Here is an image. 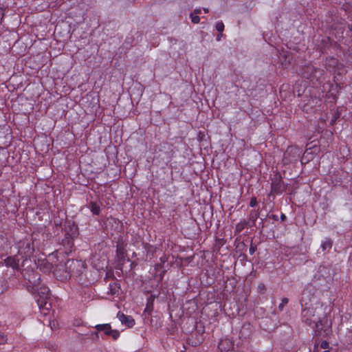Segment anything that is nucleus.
Returning <instances> with one entry per match:
<instances>
[{
	"mask_svg": "<svg viewBox=\"0 0 352 352\" xmlns=\"http://www.w3.org/2000/svg\"><path fill=\"white\" fill-rule=\"evenodd\" d=\"M21 266L23 267L21 274L23 278V285L32 293H35V288L41 283V275L35 270L37 269V263L35 259H23Z\"/></svg>",
	"mask_w": 352,
	"mask_h": 352,
	"instance_id": "nucleus-1",
	"label": "nucleus"
},
{
	"mask_svg": "<svg viewBox=\"0 0 352 352\" xmlns=\"http://www.w3.org/2000/svg\"><path fill=\"white\" fill-rule=\"evenodd\" d=\"M325 316L322 305L316 303L313 307L302 308L301 319L302 322L308 326L316 322H321V318Z\"/></svg>",
	"mask_w": 352,
	"mask_h": 352,
	"instance_id": "nucleus-2",
	"label": "nucleus"
},
{
	"mask_svg": "<svg viewBox=\"0 0 352 352\" xmlns=\"http://www.w3.org/2000/svg\"><path fill=\"white\" fill-rule=\"evenodd\" d=\"M77 265H78V261L68 259L65 263L56 265L54 269V274L59 280L66 281L71 278Z\"/></svg>",
	"mask_w": 352,
	"mask_h": 352,
	"instance_id": "nucleus-3",
	"label": "nucleus"
},
{
	"mask_svg": "<svg viewBox=\"0 0 352 352\" xmlns=\"http://www.w3.org/2000/svg\"><path fill=\"white\" fill-rule=\"evenodd\" d=\"M64 232L65 236L62 240V244L66 249L70 250L74 246V240L79 235L78 226L74 221L67 220L64 225Z\"/></svg>",
	"mask_w": 352,
	"mask_h": 352,
	"instance_id": "nucleus-4",
	"label": "nucleus"
},
{
	"mask_svg": "<svg viewBox=\"0 0 352 352\" xmlns=\"http://www.w3.org/2000/svg\"><path fill=\"white\" fill-rule=\"evenodd\" d=\"M35 288V297L36 298V302L40 309L43 310L49 311L51 308V303L49 300L51 298V293L49 288L44 284H39Z\"/></svg>",
	"mask_w": 352,
	"mask_h": 352,
	"instance_id": "nucleus-5",
	"label": "nucleus"
},
{
	"mask_svg": "<svg viewBox=\"0 0 352 352\" xmlns=\"http://www.w3.org/2000/svg\"><path fill=\"white\" fill-rule=\"evenodd\" d=\"M327 323V319L326 318V316H324L321 318V322L314 323L313 324L309 325V327L314 329L316 336L327 337L331 332L329 326Z\"/></svg>",
	"mask_w": 352,
	"mask_h": 352,
	"instance_id": "nucleus-6",
	"label": "nucleus"
},
{
	"mask_svg": "<svg viewBox=\"0 0 352 352\" xmlns=\"http://www.w3.org/2000/svg\"><path fill=\"white\" fill-rule=\"evenodd\" d=\"M302 74L303 77L314 80H318L323 74V71L312 65H307L302 67Z\"/></svg>",
	"mask_w": 352,
	"mask_h": 352,
	"instance_id": "nucleus-7",
	"label": "nucleus"
},
{
	"mask_svg": "<svg viewBox=\"0 0 352 352\" xmlns=\"http://www.w3.org/2000/svg\"><path fill=\"white\" fill-rule=\"evenodd\" d=\"M272 192L279 194L286 190V185L282 179V177L280 173H277L274 175L272 179Z\"/></svg>",
	"mask_w": 352,
	"mask_h": 352,
	"instance_id": "nucleus-8",
	"label": "nucleus"
},
{
	"mask_svg": "<svg viewBox=\"0 0 352 352\" xmlns=\"http://www.w3.org/2000/svg\"><path fill=\"white\" fill-rule=\"evenodd\" d=\"M315 298L311 289L309 288L305 289L300 300L302 308L313 307V301H314Z\"/></svg>",
	"mask_w": 352,
	"mask_h": 352,
	"instance_id": "nucleus-9",
	"label": "nucleus"
},
{
	"mask_svg": "<svg viewBox=\"0 0 352 352\" xmlns=\"http://www.w3.org/2000/svg\"><path fill=\"white\" fill-rule=\"evenodd\" d=\"M34 248L32 243L30 241L24 242L22 246L19 247V254L22 257L26 258H31V256L33 255Z\"/></svg>",
	"mask_w": 352,
	"mask_h": 352,
	"instance_id": "nucleus-10",
	"label": "nucleus"
},
{
	"mask_svg": "<svg viewBox=\"0 0 352 352\" xmlns=\"http://www.w3.org/2000/svg\"><path fill=\"white\" fill-rule=\"evenodd\" d=\"M117 317L122 324L128 327H132L135 324V320L132 316L125 315L121 311H118Z\"/></svg>",
	"mask_w": 352,
	"mask_h": 352,
	"instance_id": "nucleus-11",
	"label": "nucleus"
},
{
	"mask_svg": "<svg viewBox=\"0 0 352 352\" xmlns=\"http://www.w3.org/2000/svg\"><path fill=\"white\" fill-rule=\"evenodd\" d=\"M330 270L325 266L320 265L318 267L317 273L314 275V279L320 280L324 278V280L330 278Z\"/></svg>",
	"mask_w": 352,
	"mask_h": 352,
	"instance_id": "nucleus-12",
	"label": "nucleus"
},
{
	"mask_svg": "<svg viewBox=\"0 0 352 352\" xmlns=\"http://www.w3.org/2000/svg\"><path fill=\"white\" fill-rule=\"evenodd\" d=\"M38 267L45 273H48L55 268L52 263L47 259L38 260V263L37 264V268Z\"/></svg>",
	"mask_w": 352,
	"mask_h": 352,
	"instance_id": "nucleus-13",
	"label": "nucleus"
},
{
	"mask_svg": "<svg viewBox=\"0 0 352 352\" xmlns=\"http://www.w3.org/2000/svg\"><path fill=\"white\" fill-rule=\"evenodd\" d=\"M157 157L162 159L165 164L169 162L171 160L173 155V150L169 149L168 151H162L160 149L157 153Z\"/></svg>",
	"mask_w": 352,
	"mask_h": 352,
	"instance_id": "nucleus-14",
	"label": "nucleus"
},
{
	"mask_svg": "<svg viewBox=\"0 0 352 352\" xmlns=\"http://www.w3.org/2000/svg\"><path fill=\"white\" fill-rule=\"evenodd\" d=\"M19 259L12 256H8L4 260V263L7 267H11L13 269H17L19 267Z\"/></svg>",
	"mask_w": 352,
	"mask_h": 352,
	"instance_id": "nucleus-15",
	"label": "nucleus"
},
{
	"mask_svg": "<svg viewBox=\"0 0 352 352\" xmlns=\"http://www.w3.org/2000/svg\"><path fill=\"white\" fill-rule=\"evenodd\" d=\"M156 296H157L156 295L151 294L147 298V302H146V306L144 312H147L148 314H151V313L153 310V302H154V300Z\"/></svg>",
	"mask_w": 352,
	"mask_h": 352,
	"instance_id": "nucleus-16",
	"label": "nucleus"
},
{
	"mask_svg": "<svg viewBox=\"0 0 352 352\" xmlns=\"http://www.w3.org/2000/svg\"><path fill=\"white\" fill-rule=\"evenodd\" d=\"M260 212L258 209V210H252L250 211L249 214V219L248 221L250 222H252V224H251V226L254 227L256 226V221L259 217Z\"/></svg>",
	"mask_w": 352,
	"mask_h": 352,
	"instance_id": "nucleus-17",
	"label": "nucleus"
},
{
	"mask_svg": "<svg viewBox=\"0 0 352 352\" xmlns=\"http://www.w3.org/2000/svg\"><path fill=\"white\" fill-rule=\"evenodd\" d=\"M95 328L98 331H104L107 336L109 335V331L112 330L110 324H97L95 326Z\"/></svg>",
	"mask_w": 352,
	"mask_h": 352,
	"instance_id": "nucleus-18",
	"label": "nucleus"
},
{
	"mask_svg": "<svg viewBox=\"0 0 352 352\" xmlns=\"http://www.w3.org/2000/svg\"><path fill=\"white\" fill-rule=\"evenodd\" d=\"M249 221L244 219L236 225V231L241 232L245 228H252Z\"/></svg>",
	"mask_w": 352,
	"mask_h": 352,
	"instance_id": "nucleus-19",
	"label": "nucleus"
},
{
	"mask_svg": "<svg viewBox=\"0 0 352 352\" xmlns=\"http://www.w3.org/2000/svg\"><path fill=\"white\" fill-rule=\"evenodd\" d=\"M338 65V60L334 57H328L325 60V65L327 68H335Z\"/></svg>",
	"mask_w": 352,
	"mask_h": 352,
	"instance_id": "nucleus-20",
	"label": "nucleus"
},
{
	"mask_svg": "<svg viewBox=\"0 0 352 352\" xmlns=\"http://www.w3.org/2000/svg\"><path fill=\"white\" fill-rule=\"evenodd\" d=\"M109 290L111 295L118 294L120 289V285L118 282L115 281L109 283Z\"/></svg>",
	"mask_w": 352,
	"mask_h": 352,
	"instance_id": "nucleus-21",
	"label": "nucleus"
},
{
	"mask_svg": "<svg viewBox=\"0 0 352 352\" xmlns=\"http://www.w3.org/2000/svg\"><path fill=\"white\" fill-rule=\"evenodd\" d=\"M124 247L123 243H118L116 246V254L119 258H122L124 256Z\"/></svg>",
	"mask_w": 352,
	"mask_h": 352,
	"instance_id": "nucleus-22",
	"label": "nucleus"
},
{
	"mask_svg": "<svg viewBox=\"0 0 352 352\" xmlns=\"http://www.w3.org/2000/svg\"><path fill=\"white\" fill-rule=\"evenodd\" d=\"M91 211L95 215H98L100 212V208L99 205L95 202H91Z\"/></svg>",
	"mask_w": 352,
	"mask_h": 352,
	"instance_id": "nucleus-23",
	"label": "nucleus"
},
{
	"mask_svg": "<svg viewBox=\"0 0 352 352\" xmlns=\"http://www.w3.org/2000/svg\"><path fill=\"white\" fill-rule=\"evenodd\" d=\"M86 338L91 339L93 340H98V331H91L90 333H86L84 335Z\"/></svg>",
	"mask_w": 352,
	"mask_h": 352,
	"instance_id": "nucleus-24",
	"label": "nucleus"
},
{
	"mask_svg": "<svg viewBox=\"0 0 352 352\" xmlns=\"http://www.w3.org/2000/svg\"><path fill=\"white\" fill-rule=\"evenodd\" d=\"M190 18L191 19L192 23L195 24H197L200 21V18L199 16L194 14L193 13H190Z\"/></svg>",
	"mask_w": 352,
	"mask_h": 352,
	"instance_id": "nucleus-25",
	"label": "nucleus"
},
{
	"mask_svg": "<svg viewBox=\"0 0 352 352\" xmlns=\"http://www.w3.org/2000/svg\"><path fill=\"white\" fill-rule=\"evenodd\" d=\"M160 272V274H157V273H155V276L156 278H159V280H158V282H162V280H163V278L164 276V274H166V269H163L161 271H159Z\"/></svg>",
	"mask_w": 352,
	"mask_h": 352,
	"instance_id": "nucleus-26",
	"label": "nucleus"
},
{
	"mask_svg": "<svg viewBox=\"0 0 352 352\" xmlns=\"http://www.w3.org/2000/svg\"><path fill=\"white\" fill-rule=\"evenodd\" d=\"M331 246H332V243L330 240L324 241L321 245V248H322L323 250H325L327 248H331Z\"/></svg>",
	"mask_w": 352,
	"mask_h": 352,
	"instance_id": "nucleus-27",
	"label": "nucleus"
},
{
	"mask_svg": "<svg viewBox=\"0 0 352 352\" xmlns=\"http://www.w3.org/2000/svg\"><path fill=\"white\" fill-rule=\"evenodd\" d=\"M109 336H111L113 340H117L120 336V332L118 330H111Z\"/></svg>",
	"mask_w": 352,
	"mask_h": 352,
	"instance_id": "nucleus-28",
	"label": "nucleus"
},
{
	"mask_svg": "<svg viewBox=\"0 0 352 352\" xmlns=\"http://www.w3.org/2000/svg\"><path fill=\"white\" fill-rule=\"evenodd\" d=\"M289 302V300L287 298H283L282 299L281 303L278 306V309L282 311L283 310L284 306L287 305Z\"/></svg>",
	"mask_w": 352,
	"mask_h": 352,
	"instance_id": "nucleus-29",
	"label": "nucleus"
},
{
	"mask_svg": "<svg viewBox=\"0 0 352 352\" xmlns=\"http://www.w3.org/2000/svg\"><path fill=\"white\" fill-rule=\"evenodd\" d=\"M216 30L219 32H222L224 30V24L222 21H219L216 24Z\"/></svg>",
	"mask_w": 352,
	"mask_h": 352,
	"instance_id": "nucleus-30",
	"label": "nucleus"
},
{
	"mask_svg": "<svg viewBox=\"0 0 352 352\" xmlns=\"http://www.w3.org/2000/svg\"><path fill=\"white\" fill-rule=\"evenodd\" d=\"M163 269H164V265L162 263H157L155 265V268H154L155 273H157L159 271H161Z\"/></svg>",
	"mask_w": 352,
	"mask_h": 352,
	"instance_id": "nucleus-31",
	"label": "nucleus"
},
{
	"mask_svg": "<svg viewBox=\"0 0 352 352\" xmlns=\"http://www.w3.org/2000/svg\"><path fill=\"white\" fill-rule=\"evenodd\" d=\"M265 289H266L265 285L263 283H260L258 285V290L259 293L263 294L265 292Z\"/></svg>",
	"mask_w": 352,
	"mask_h": 352,
	"instance_id": "nucleus-32",
	"label": "nucleus"
},
{
	"mask_svg": "<svg viewBox=\"0 0 352 352\" xmlns=\"http://www.w3.org/2000/svg\"><path fill=\"white\" fill-rule=\"evenodd\" d=\"M257 205V199L256 197H252L250 202V207H255Z\"/></svg>",
	"mask_w": 352,
	"mask_h": 352,
	"instance_id": "nucleus-33",
	"label": "nucleus"
},
{
	"mask_svg": "<svg viewBox=\"0 0 352 352\" xmlns=\"http://www.w3.org/2000/svg\"><path fill=\"white\" fill-rule=\"evenodd\" d=\"M7 341V338H6V336L4 335L3 333H0V344H3L6 342Z\"/></svg>",
	"mask_w": 352,
	"mask_h": 352,
	"instance_id": "nucleus-34",
	"label": "nucleus"
},
{
	"mask_svg": "<svg viewBox=\"0 0 352 352\" xmlns=\"http://www.w3.org/2000/svg\"><path fill=\"white\" fill-rule=\"evenodd\" d=\"M256 250V245L251 243L250 249H249L250 254L252 255L254 254Z\"/></svg>",
	"mask_w": 352,
	"mask_h": 352,
	"instance_id": "nucleus-35",
	"label": "nucleus"
},
{
	"mask_svg": "<svg viewBox=\"0 0 352 352\" xmlns=\"http://www.w3.org/2000/svg\"><path fill=\"white\" fill-rule=\"evenodd\" d=\"M320 347L322 349H327L329 347V342L327 341H322L320 344Z\"/></svg>",
	"mask_w": 352,
	"mask_h": 352,
	"instance_id": "nucleus-36",
	"label": "nucleus"
},
{
	"mask_svg": "<svg viewBox=\"0 0 352 352\" xmlns=\"http://www.w3.org/2000/svg\"><path fill=\"white\" fill-rule=\"evenodd\" d=\"M4 17V10L2 8H0V23L2 22V20Z\"/></svg>",
	"mask_w": 352,
	"mask_h": 352,
	"instance_id": "nucleus-37",
	"label": "nucleus"
},
{
	"mask_svg": "<svg viewBox=\"0 0 352 352\" xmlns=\"http://www.w3.org/2000/svg\"><path fill=\"white\" fill-rule=\"evenodd\" d=\"M145 248H146L147 252H153V247L152 245L146 244Z\"/></svg>",
	"mask_w": 352,
	"mask_h": 352,
	"instance_id": "nucleus-38",
	"label": "nucleus"
},
{
	"mask_svg": "<svg viewBox=\"0 0 352 352\" xmlns=\"http://www.w3.org/2000/svg\"><path fill=\"white\" fill-rule=\"evenodd\" d=\"M167 261H168L167 256L166 255H164L163 256H162L160 258V263H162L164 265L166 262H167Z\"/></svg>",
	"mask_w": 352,
	"mask_h": 352,
	"instance_id": "nucleus-39",
	"label": "nucleus"
},
{
	"mask_svg": "<svg viewBox=\"0 0 352 352\" xmlns=\"http://www.w3.org/2000/svg\"><path fill=\"white\" fill-rule=\"evenodd\" d=\"M265 218H261V222L259 223V225L261 226V230L265 227Z\"/></svg>",
	"mask_w": 352,
	"mask_h": 352,
	"instance_id": "nucleus-40",
	"label": "nucleus"
},
{
	"mask_svg": "<svg viewBox=\"0 0 352 352\" xmlns=\"http://www.w3.org/2000/svg\"><path fill=\"white\" fill-rule=\"evenodd\" d=\"M200 13H201V9L200 8H196V9L194 10V12H193L194 14L197 15V14H199Z\"/></svg>",
	"mask_w": 352,
	"mask_h": 352,
	"instance_id": "nucleus-41",
	"label": "nucleus"
},
{
	"mask_svg": "<svg viewBox=\"0 0 352 352\" xmlns=\"http://www.w3.org/2000/svg\"><path fill=\"white\" fill-rule=\"evenodd\" d=\"M339 118V114L335 115L333 119H332L331 123V124H333L336 122V120Z\"/></svg>",
	"mask_w": 352,
	"mask_h": 352,
	"instance_id": "nucleus-42",
	"label": "nucleus"
},
{
	"mask_svg": "<svg viewBox=\"0 0 352 352\" xmlns=\"http://www.w3.org/2000/svg\"><path fill=\"white\" fill-rule=\"evenodd\" d=\"M280 219H281L282 221H286L287 220L286 215L285 214L282 213L281 215H280Z\"/></svg>",
	"mask_w": 352,
	"mask_h": 352,
	"instance_id": "nucleus-43",
	"label": "nucleus"
},
{
	"mask_svg": "<svg viewBox=\"0 0 352 352\" xmlns=\"http://www.w3.org/2000/svg\"><path fill=\"white\" fill-rule=\"evenodd\" d=\"M270 217L274 221H278V216L276 214H272Z\"/></svg>",
	"mask_w": 352,
	"mask_h": 352,
	"instance_id": "nucleus-44",
	"label": "nucleus"
},
{
	"mask_svg": "<svg viewBox=\"0 0 352 352\" xmlns=\"http://www.w3.org/2000/svg\"><path fill=\"white\" fill-rule=\"evenodd\" d=\"M348 29L350 32H352V25H348Z\"/></svg>",
	"mask_w": 352,
	"mask_h": 352,
	"instance_id": "nucleus-45",
	"label": "nucleus"
},
{
	"mask_svg": "<svg viewBox=\"0 0 352 352\" xmlns=\"http://www.w3.org/2000/svg\"><path fill=\"white\" fill-rule=\"evenodd\" d=\"M221 36H222V34H220L217 35V41H220Z\"/></svg>",
	"mask_w": 352,
	"mask_h": 352,
	"instance_id": "nucleus-46",
	"label": "nucleus"
},
{
	"mask_svg": "<svg viewBox=\"0 0 352 352\" xmlns=\"http://www.w3.org/2000/svg\"><path fill=\"white\" fill-rule=\"evenodd\" d=\"M204 11L205 13H208L209 12V10L208 8H204Z\"/></svg>",
	"mask_w": 352,
	"mask_h": 352,
	"instance_id": "nucleus-47",
	"label": "nucleus"
},
{
	"mask_svg": "<svg viewBox=\"0 0 352 352\" xmlns=\"http://www.w3.org/2000/svg\"><path fill=\"white\" fill-rule=\"evenodd\" d=\"M223 343H224L223 342H222L221 343H220V346H219V347H220V349H222L221 346L223 344Z\"/></svg>",
	"mask_w": 352,
	"mask_h": 352,
	"instance_id": "nucleus-48",
	"label": "nucleus"
},
{
	"mask_svg": "<svg viewBox=\"0 0 352 352\" xmlns=\"http://www.w3.org/2000/svg\"><path fill=\"white\" fill-rule=\"evenodd\" d=\"M336 87H338L340 89H341V87L338 85V84H336Z\"/></svg>",
	"mask_w": 352,
	"mask_h": 352,
	"instance_id": "nucleus-49",
	"label": "nucleus"
},
{
	"mask_svg": "<svg viewBox=\"0 0 352 352\" xmlns=\"http://www.w3.org/2000/svg\"><path fill=\"white\" fill-rule=\"evenodd\" d=\"M323 352H330V351L328 350H326V351H324Z\"/></svg>",
	"mask_w": 352,
	"mask_h": 352,
	"instance_id": "nucleus-50",
	"label": "nucleus"
},
{
	"mask_svg": "<svg viewBox=\"0 0 352 352\" xmlns=\"http://www.w3.org/2000/svg\"><path fill=\"white\" fill-rule=\"evenodd\" d=\"M181 352H185V351H182Z\"/></svg>",
	"mask_w": 352,
	"mask_h": 352,
	"instance_id": "nucleus-51",
	"label": "nucleus"
}]
</instances>
